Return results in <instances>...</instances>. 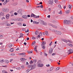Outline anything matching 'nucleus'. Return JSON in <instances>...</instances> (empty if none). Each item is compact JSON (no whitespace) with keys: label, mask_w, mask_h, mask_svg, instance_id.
<instances>
[{"label":"nucleus","mask_w":73,"mask_h":73,"mask_svg":"<svg viewBox=\"0 0 73 73\" xmlns=\"http://www.w3.org/2000/svg\"><path fill=\"white\" fill-rule=\"evenodd\" d=\"M5 1L7 3L8 2H9V0H6Z\"/></svg>","instance_id":"4d7b16f0"},{"label":"nucleus","mask_w":73,"mask_h":73,"mask_svg":"<svg viewBox=\"0 0 73 73\" xmlns=\"http://www.w3.org/2000/svg\"><path fill=\"white\" fill-rule=\"evenodd\" d=\"M5 63L7 64H8V63H9V61H8V60H5Z\"/></svg>","instance_id":"5701e85b"},{"label":"nucleus","mask_w":73,"mask_h":73,"mask_svg":"<svg viewBox=\"0 0 73 73\" xmlns=\"http://www.w3.org/2000/svg\"><path fill=\"white\" fill-rule=\"evenodd\" d=\"M44 55L45 56H47V54H46V53H44Z\"/></svg>","instance_id":"69168bd1"},{"label":"nucleus","mask_w":73,"mask_h":73,"mask_svg":"<svg viewBox=\"0 0 73 73\" xmlns=\"http://www.w3.org/2000/svg\"><path fill=\"white\" fill-rule=\"evenodd\" d=\"M48 25H49V26H52V27H53V25H52L51 24L49 23Z\"/></svg>","instance_id":"79ce46f5"},{"label":"nucleus","mask_w":73,"mask_h":73,"mask_svg":"<svg viewBox=\"0 0 73 73\" xmlns=\"http://www.w3.org/2000/svg\"><path fill=\"white\" fill-rule=\"evenodd\" d=\"M22 11H23L22 9H20L17 11L18 13L19 14H22V13H21L22 12Z\"/></svg>","instance_id":"9d476101"},{"label":"nucleus","mask_w":73,"mask_h":73,"mask_svg":"<svg viewBox=\"0 0 73 73\" xmlns=\"http://www.w3.org/2000/svg\"><path fill=\"white\" fill-rule=\"evenodd\" d=\"M16 69H17V70H20L21 69L20 68V67H17L16 68Z\"/></svg>","instance_id":"ea45409f"},{"label":"nucleus","mask_w":73,"mask_h":73,"mask_svg":"<svg viewBox=\"0 0 73 73\" xmlns=\"http://www.w3.org/2000/svg\"><path fill=\"white\" fill-rule=\"evenodd\" d=\"M56 35H60L61 34V32L60 31H57L56 32Z\"/></svg>","instance_id":"f8f14e48"},{"label":"nucleus","mask_w":73,"mask_h":73,"mask_svg":"<svg viewBox=\"0 0 73 73\" xmlns=\"http://www.w3.org/2000/svg\"><path fill=\"white\" fill-rule=\"evenodd\" d=\"M36 37H34V36H33L32 37L33 40H35V39H36Z\"/></svg>","instance_id":"8fccbe9b"},{"label":"nucleus","mask_w":73,"mask_h":73,"mask_svg":"<svg viewBox=\"0 0 73 73\" xmlns=\"http://www.w3.org/2000/svg\"><path fill=\"white\" fill-rule=\"evenodd\" d=\"M66 13L67 14H68V13H69V10L66 11Z\"/></svg>","instance_id":"e433bc0d"},{"label":"nucleus","mask_w":73,"mask_h":73,"mask_svg":"<svg viewBox=\"0 0 73 73\" xmlns=\"http://www.w3.org/2000/svg\"><path fill=\"white\" fill-rule=\"evenodd\" d=\"M30 63L31 64H32V63H33V62L32 61H30Z\"/></svg>","instance_id":"338daca9"},{"label":"nucleus","mask_w":73,"mask_h":73,"mask_svg":"<svg viewBox=\"0 0 73 73\" xmlns=\"http://www.w3.org/2000/svg\"><path fill=\"white\" fill-rule=\"evenodd\" d=\"M42 63L41 61V60H39L38 61V62H37V64H41Z\"/></svg>","instance_id":"4be33fe9"},{"label":"nucleus","mask_w":73,"mask_h":73,"mask_svg":"<svg viewBox=\"0 0 73 73\" xmlns=\"http://www.w3.org/2000/svg\"><path fill=\"white\" fill-rule=\"evenodd\" d=\"M20 35H21V36H19V38H20L21 37H23V35L22 33H21L20 34Z\"/></svg>","instance_id":"c85d7f7f"},{"label":"nucleus","mask_w":73,"mask_h":73,"mask_svg":"<svg viewBox=\"0 0 73 73\" xmlns=\"http://www.w3.org/2000/svg\"><path fill=\"white\" fill-rule=\"evenodd\" d=\"M35 33H36L35 35H37L38 34V31H36Z\"/></svg>","instance_id":"cd10ccee"},{"label":"nucleus","mask_w":73,"mask_h":73,"mask_svg":"<svg viewBox=\"0 0 73 73\" xmlns=\"http://www.w3.org/2000/svg\"><path fill=\"white\" fill-rule=\"evenodd\" d=\"M7 26H8V27H9L11 25V24H7Z\"/></svg>","instance_id":"0e129e2a"},{"label":"nucleus","mask_w":73,"mask_h":73,"mask_svg":"<svg viewBox=\"0 0 73 73\" xmlns=\"http://www.w3.org/2000/svg\"><path fill=\"white\" fill-rule=\"evenodd\" d=\"M30 70H30L29 69H28L26 70V73H28V72H29V71H30Z\"/></svg>","instance_id":"473e14b6"},{"label":"nucleus","mask_w":73,"mask_h":73,"mask_svg":"<svg viewBox=\"0 0 73 73\" xmlns=\"http://www.w3.org/2000/svg\"><path fill=\"white\" fill-rule=\"evenodd\" d=\"M42 44H41V46L42 48H43V49H44L45 48V46L44 45H45L46 44V42L45 41H42Z\"/></svg>","instance_id":"7ed1b4c3"},{"label":"nucleus","mask_w":73,"mask_h":73,"mask_svg":"<svg viewBox=\"0 0 73 73\" xmlns=\"http://www.w3.org/2000/svg\"><path fill=\"white\" fill-rule=\"evenodd\" d=\"M5 17H3L1 18V20H5Z\"/></svg>","instance_id":"de8ad7c7"},{"label":"nucleus","mask_w":73,"mask_h":73,"mask_svg":"<svg viewBox=\"0 0 73 73\" xmlns=\"http://www.w3.org/2000/svg\"><path fill=\"white\" fill-rule=\"evenodd\" d=\"M63 41L64 42H70V43H72V42L71 40H67L66 39H63Z\"/></svg>","instance_id":"423d86ee"},{"label":"nucleus","mask_w":73,"mask_h":73,"mask_svg":"<svg viewBox=\"0 0 73 73\" xmlns=\"http://www.w3.org/2000/svg\"><path fill=\"white\" fill-rule=\"evenodd\" d=\"M53 68H54V67H52L50 68V71H52V70H53Z\"/></svg>","instance_id":"412c9836"},{"label":"nucleus","mask_w":73,"mask_h":73,"mask_svg":"<svg viewBox=\"0 0 73 73\" xmlns=\"http://www.w3.org/2000/svg\"><path fill=\"white\" fill-rule=\"evenodd\" d=\"M40 37V36L39 35H38L37 36H36V38H39Z\"/></svg>","instance_id":"c9c22d12"},{"label":"nucleus","mask_w":73,"mask_h":73,"mask_svg":"<svg viewBox=\"0 0 73 73\" xmlns=\"http://www.w3.org/2000/svg\"><path fill=\"white\" fill-rule=\"evenodd\" d=\"M4 61H5V60L4 59H3L2 60H0V62H1V63H3V62H4Z\"/></svg>","instance_id":"7c9ffc66"},{"label":"nucleus","mask_w":73,"mask_h":73,"mask_svg":"<svg viewBox=\"0 0 73 73\" xmlns=\"http://www.w3.org/2000/svg\"><path fill=\"white\" fill-rule=\"evenodd\" d=\"M7 19H9V17H10V15L9 14H7L6 16Z\"/></svg>","instance_id":"ddd939ff"},{"label":"nucleus","mask_w":73,"mask_h":73,"mask_svg":"<svg viewBox=\"0 0 73 73\" xmlns=\"http://www.w3.org/2000/svg\"><path fill=\"white\" fill-rule=\"evenodd\" d=\"M14 14L15 15V16H16V15H17V13H15Z\"/></svg>","instance_id":"680f3d73"},{"label":"nucleus","mask_w":73,"mask_h":73,"mask_svg":"<svg viewBox=\"0 0 73 73\" xmlns=\"http://www.w3.org/2000/svg\"><path fill=\"white\" fill-rule=\"evenodd\" d=\"M64 23L65 24H67V25H69L72 23V22L68 20H65L64 21Z\"/></svg>","instance_id":"f03ea898"},{"label":"nucleus","mask_w":73,"mask_h":73,"mask_svg":"<svg viewBox=\"0 0 73 73\" xmlns=\"http://www.w3.org/2000/svg\"><path fill=\"white\" fill-rule=\"evenodd\" d=\"M37 46H35V48H34L35 51H37Z\"/></svg>","instance_id":"aec40b11"},{"label":"nucleus","mask_w":73,"mask_h":73,"mask_svg":"<svg viewBox=\"0 0 73 73\" xmlns=\"http://www.w3.org/2000/svg\"><path fill=\"white\" fill-rule=\"evenodd\" d=\"M13 60V59H11L10 60V62H12V61Z\"/></svg>","instance_id":"052dcab7"},{"label":"nucleus","mask_w":73,"mask_h":73,"mask_svg":"<svg viewBox=\"0 0 73 73\" xmlns=\"http://www.w3.org/2000/svg\"><path fill=\"white\" fill-rule=\"evenodd\" d=\"M73 52V50L72 49H70L68 50V52H67V53H69L68 54H70V53H72Z\"/></svg>","instance_id":"0eeeda50"},{"label":"nucleus","mask_w":73,"mask_h":73,"mask_svg":"<svg viewBox=\"0 0 73 73\" xmlns=\"http://www.w3.org/2000/svg\"><path fill=\"white\" fill-rule=\"evenodd\" d=\"M43 66H44V64L41 63L38 64V67H43Z\"/></svg>","instance_id":"1a4fd4ad"},{"label":"nucleus","mask_w":73,"mask_h":73,"mask_svg":"<svg viewBox=\"0 0 73 73\" xmlns=\"http://www.w3.org/2000/svg\"><path fill=\"white\" fill-rule=\"evenodd\" d=\"M4 16V13L1 12L0 13V16Z\"/></svg>","instance_id":"6ab92c4d"},{"label":"nucleus","mask_w":73,"mask_h":73,"mask_svg":"<svg viewBox=\"0 0 73 73\" xmlns=\"http://www.w3.org/2000/svg\"><path fill=\"white\" fill-rule=\"evenodd\" d=\"M29 32V29H28L27 31H25V33H27V32Z\"/></svg>","instance_id":"603ef678"},{"label":"nucleus","mask_w":73,"mask_h":73,"mask_svg":"<svg viewBox=\"0 0 73 73\" xmlns=\"http://www.w3.org/2000/svg\"><path fill=\"white\" fill-rule=\"evenodd\" d=\"M33 61L34 62H37V60H33Z\"/></svg>","instance_id":"37998d69"},{"label":"nucleus","mask_w":73,"mask_h":73,"mask_svg":"<svg viewBox=\"0 0 73 73\" xmlns=\"http://www.w3.org/2000/svg\"><path fill=\"white\" fill-rule=\"evenodd\" d=\"M6 71L5 70H2V73H5Z\"/></svg>","instance_id":"3c124183"},{"label":"nucleus","mask_w":73,"mask_h":73,"mask_svg":"<svg viewBox=\"0 0 73 73\" xmlns=\"http://www.w3.org/2000/svg\"><path fill=\"white\" fill-rule=\"evenodd\" d=\"M21 68H22V69H24V68H25V67H24V66H22Z\"/></svg>","instance_id":"09e8293b"},{"label":"nucleus","mask_w":73,"mask_h":73,"mask_svg":"<svg viewBox=\"0 0 73 73\" xmlns=\"http://www.w3.org/2000/svg\"><path fill=\"white\" fill-rule=\"evenodd\" d=\"M26 24H23V26H24V27H25V26H26Z\"/></svg>","instance_id":"774afa93"},{"label":"nucleus","mask_w":73,"mask_h":73,"mask_svg":"<svg viewBox=\"0 0 73 73\" xmlns=\"http://www.w3.org/2000/svg\"><path fill=\"white\" fill-rule=\"evenodd\" d=\"M43 25H47V23L46 22H44V24H43Z\"/></svg>","instance_id":"49530a36"},{"label":"nucleus","mask_w":73,"mask_h":73,"mask_svg":"<svg viewBox=\"0 0 73 73\" xmlns=\"http://www.w3.org/2000/svg\"><path fill=\"white\" fill-rule=\"evenodd\" d=\"M39 35L40 36H41L42 35V32H40L39 34Z\"/></svg>","instance_id":"a19ab883"},{"label":"nucleus","mask_w":73,"mask_h":73,"mask_svg":"<svg viewBox=\"0 0 73 73\" xmlns=\"http://www.w3.org/2000/svg\"><path fill=\"white\" fill-rule=\"evenodd\" d=\"M24 20L23 19L20 18H18L17 19V21H23Z\"/></svg>","instance_id":"9b49d317"},{"label":"nucleus","mask_w":73,"mask_h":73,"mask_svg":"<svg viewBox=\"0 0 73 73\" xmlns=\"http://www.w3.org/2000/svg\"><path fill=\"white\" fill-rule=\"evenodd\" d=\"M45 33L46 35V36H48V35H49V33H48V31H45Z\"/></svg>","instance_id":"dca6fc26"},{"label":"nucleus","mask_w":73,"mask_h":73,"mask_svg":"<svg viewBox=\"0 0 73 73\" xmlns=\"http://www.w3.org/2000/svg\"><path fill=\"white\" fill-rule=\"evenodd\" d=\"M52 42H51L49 44V45H50V46L51 45H52Z\"/></svg>","instance_id":"5fc2aeb1"},{"label":"nucleus","mask_w":73,"mask_h":73,"mask_svg":"<svg viewBox=\"0 0 73 73\" xmlns=\"http://www.w3.org/2000/svg\"><path fill=\"white\" fill-rule=\"evenodd\" d=\"M44 21H41V24L42 25H44Z\"/></svg>","instance_id":"72a5a7b5"},{"label":"nucleus","mask_w":73,"mask_h":73,"mask_svg":"<svg viewBox=\"0 0 73 73\" xmlns=\"http://www.w3.org/2000/svg\"><path fill=\"white\" fill-rule=\"evenodd\" d=\"M57 31L56 30H52V32H54L55 33H56V32Z\"/></svg>","instance_id":"a878e982"},{"label":"nucleus","mask_w":73,"mask_h":73,"mask_svg":"<svg viewBox=\"0 0 73 73\" xmlns=\"http://www.w3.org/2000/svg\"><path fill=\"white\" fill-rule=\"evenodd\" d=\"M2 11L3 12H9V9H6L5 8H3L2 9Z\"/></svg>","instance_id":"39448f33"},{"label":"nucleus","mask_w":73,"mask_h":73,"mask_svg":"<svg viewBox=\"0 0 73 73\" xmlns=\"http://www.w3.org/2000/svg\"><path fill=\"white\" fill-rule=\"evenodd\" d=\"M33 24H39V22H37L36 21H33Z\"/></svg>","instance_id":"f3484780"},{"label":"nucleus","mask_w":73,"mask_h":73,"mask_svg":"<svg viewBox=\"0 0 73 73\" xmlns=\"http://www.w3.org/2000/svg\"><path fill=\"white\" fill-rule=\"evenodd\" d=\"M58 2V0H55V3H57Z\"/></svg>","instance_id":"a18cd8bd"},{"label":"nucleus","mask_w":73,"mask_h":73,"mask_svg":"<svg viewBox=\"0 0 73 73\" xmlns=\"http://www.w3.org/2000/svg\"><path fill=\"white\" fill-rule=\"evenodd\" d=\"M18 25H20V26L21 25V23H18Z\"/></svg>","instance_id":"58836bf2"},{"label":"nucleus","mask_w":73,"mask_h":73,"mask_svg":"<svg viewBox=\"0 0 73 73\" xmlns=\"http://www.w3.org/2000/svg\"><path fill=\"white\" fill-rule=\"evenodd\" d=\"M72 8V5H68V8L69 9H71Z\"/></svg>","instance_id":"2eb2a0df"},{"label":"nucleus","mask_w":73,"mask_h":73,"mask_svg":"<svg viewBox=\"0 0 73 73\" xmlns=\"http://www.w3.org/2000/svg\"><path fill=\"white\" fill-rule=\"evenodd\" d=\"M67 44L68 45L70 46H73V45L71 44L68 43Z\"/></svg>","instance_id":"bb28decb"},{"label":"nucleus","mask_w":73,"mask_h":73,"mask_svg":"<svg viewBox=\"0 0 73 73\" xmlns=\"http://www.w3.org/2000/svg\"><path fill=\"white\" fill-rule=\"evenodd\" d=\"M10 52H13V51H14V50L13 49V48H11L10 50Z\"/></svg>","instance_id":"393cba45"},{"label":"nucleus","mask_w":73,"mask_h":73,"mask_svg":"<svg viewBox=\"0 0 73 73\" xmlns=\"http://www.w3.org/2000/svg\"><path fill=\"white\" fill-rule=\"evenodd\" d=\"M20 60L21 61H24L25 60H27V59H25V58H20Z\"/></svg>","instance_id":"a211bd4d"},{"label":"nucleus","mask_w":73,"mask_h":73,"mask_svg":"<svg viewBox=\"0 0 73 73\" xmlns=\"http://www.w3.org/2000/svg\"><path fill=\"white\" fill-rule=\"evenodd\" d=\"M52 27L55 28H57V26H54V25H53V26H52Z\"/></svg>","instance_id":"4c0bfd02"},{"label":"nucleus","mask_w":73,"mask_h":73,"mask_svg":"<svg viewBox=\"0 0 73 73\" xmlns=\"http://www.w3.org/2000/svg\"><path fill=\"white\" fill-rule=\"evenodd\" d=\"M58 13L59 14H60V15H62V12H61V11H60V12Z\"/></svg>","instance_id":"6e6d98bb"},{"label":"nucleus","mask_w":73,"mask_h":73,"mask_svg":"<svg viewBox=\"0 0 73 73\" xmlns=\"http://www.w3.org/2000/svg\"><path fill=\"white\" fill-rule=\"evenodd\" d=\"M12 44H10L9 45V48H11V47H12Z\"/></svg>","instance_id":"2f4dec72"},{"label":"nucleus","mask_w":73,"mask_h":73,"mask_svg":"<svg viewBox=\"0 0 73 73\" xmlns=\"http://www.w3.org/2000/svg\"><path fill=\"white\" fill-rule=\"evenodd\" d=\"M22 17V18H23V19H27L28 18L27 15H23Z\"/></svg>","instance_id":"6e6552de"},{"label":"nucleus","mask_w":73,"mask_h":73,"mask_svg":"<svg viewBox=\"0 0 73 73\" xmlns=\"http://www.w3.org/2000/svg\"><path fill=\"white\" fill-rule=\"evenodd\" d=\"M35 43H36L35 42H34L32 43V45H34V44H35Z\"/></svg>","instance_id":"e2e57ef3"},{"label":"nucleus","mask_w":73,"mask_h":73,"mask_svg":"<svg viewBox=\"0 0 73 73\" xmlns=\"http://www.w3.org/2000/svg\"><path fill=\"white\" fill-rule=\"evenodd\" d=\"M11 56H15V53L11 54Z\"/></svg>","instance_id":"bf43d9fd"},{"label":"nucleus","mask_w":73,"mask_h":73,"mask_svg":"<svg viewBox=\"0 0 73 73\" xmlns=\"http://www.w3.org/2000/svg\"><path fill=\"white\" fill-rule=\"evenodd\" d=\"M52 52H53V49L52 48H50V50H49V53H52Z\"/></svg>","instance_id":"4468645a"},{"label":"nucleus","mask_w":73,"mask_h":73,"mask_svg":"<svg viewBox=\"0 0 73 73\" xmlns=\"http://www.w3.org/2000/svg\"><path fill=\"white\" fill-rule=\"evenodd\" d=\"M48 3L49 4H52V2L51 1H49L48 2Z\"/></svg>","instance_id":"b1692460"},{"label":"nucleus","mask_w":73,"mask_h":73,"mask_svg":"<svg viewBox=\"0 0 73 73\" xmlns=\"http://www.w3.org/2000/svg\"><path fill=\"white\" fill-rule=\"evenodd\" d=\"M58 7L60 9H62V7H61V5H58Z\"/></svg>","instance_id":"c756f323"},{"label":"nucleus","mask_w":73,"mask_h":73,"mask_svg":"<svg viewBox=\"0 0 73 73\" xmlns=\"http://www.w3.org/2000/svg\"><path fill=\"white\" fill-rule=\"evenodd\" d=\"M40 6V7L41 8H43V6L42 5H41Z\"/></svg>","instance_id":"13d9d810"},{"label":"nucleus","mask_w":73,"mask_h":73,"mask_svg":"<svg viewBox=\"0 0 73 73\" xmlns=\"http://www.w3.org/2000/svg\"><path fill=\"white\" fill-rule=\"evenodd\" d=\"M1 50L2 51H3L4 50V48H2V47H1Z\"/></svg>","instance_id":"864d4df0"},{"label":"nucleus","mask_w":73,"mask_h":73,"mask_svg":"<svg viewBox=\"0 0 73 73\" xmlns=\"http://www.w3.org/2000/svg\"><path fill=\"white\" fill-rule=\"evenodd\" d=\"M31 17H34V18H39V17H40V16H37L35 15V14L32 13L31 15Z\"/></svg>","instance_id":"20e7f679"},{"label":"nucleus","mask_w":73,"mask_h":73,"mask_svg":"<svg viewBox=\"0 0 73 73\" xmlns=\"http://www.w3.org/2000/svg\"><path fill=\"white\" fill-rule=\"evenodd\" d=\"M7 3L6 2V1H5V2L3 3V4L4 5H6V4H7Z\"/></svg>","instance_id":"f704fd0d"},{"label":"nucleus","mask_w":73,"mask_h":73,"mask_svg":"<svg viewBox=\"0 0 73 73\" xmlns=\"http://www.w3.org/2000/svg\"><path fill=\"white\" fill-rule=\"evenodd\" d=\"M60 69V68L59 67H57L56 68V70H58Z\"/></svg>","instance_id":"c03bdc74"},{"label":"nucleus","mask_w":73,"mask_h":73,"mask_svg":"<svg viewBox=\"0 0 73 73\" xmlns=\"http://www.w3.org/2000/svg\"><path fill=\"white\" fill-rule=\"evenodd\" d=\"M36 66V64H34L33 65H29L27 67L29 68H31V69H30V70H33V69H35V68Z\"/></svg>","instance_id":"f257e3e1"}]
</instances>
